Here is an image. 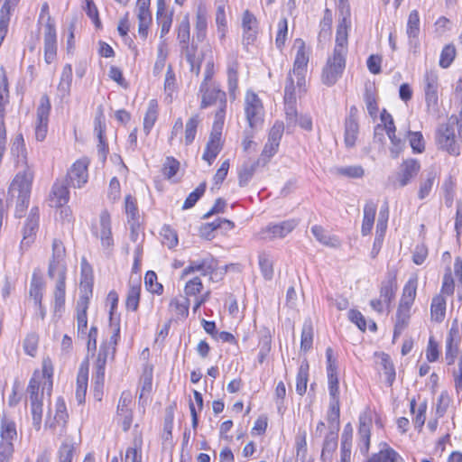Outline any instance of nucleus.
Listing matches in <instances>:
<instances>
[{"mask_svg":"<svg viewBox=\"0 0 462 462\" xmlns=\"http://www.w3.org/2000/svg\"><path fill=\"white\" fill-rule=\"evenodd\" d=\"M141 286L139 284L129 287L125 305L132 311H135L139 306Z\"/></svg>","mask_w":462,"mask_h":462,"instance_id":"nucleus-58","label":"nucleus"},{"mask_svg":"<svg viewBox=\"0 0 462 462\" xmlns=\"http://www.w3.org/2000/svg\"><path fill=\"white\" fill-rule=\"evenodd\" d=\"M375 356H377L378 363L383 370V373L387 377V381L391 385L395 379V369L390 356L385 353H376Z\"/></svg>","mask_w":462,"mask_h":462,"instance_id":"nucleus-52","label":"nucleus"},{"mask_svg":"<svg viewBox=\"0 0 462 462\" xmlns=\"http://www.w3.org/2000/svg\"><path fill=\"white\" fill-rule=\"evenodd\" d=\"M261 273L264 279L271 280L273 276V260L266 253H261L258 256Z\"/></svg>","mask_w":462,"mask_h":462,"instance_id":"nucleus-57","label":"nucleus"},{"mask_svg":"<svg viewBox=\"0 0 462 462\" xmlns=\"http://www.w3.org/2000/svg\"><path fill=\"white\" fill-rule=\"evenodd\" d=\"M346 57L332 53L327 59L321 72V81L328 87L334 86L342 77Z\"/></svg>","mask_w":462,"mask_h":462,"instance_id":"nucleus-8","label":"nucleus"},{"mask_svg":"<svg viewBox=\"0 0 462 462\" xmlns=\"http://www.w3.org/2000/svg\"><path fill=\"white\" fill-rule=\"evenodd\" d=\"M337 448V431H328L323 442V447L321 450V459L325 462H329L332 458V455L334 451Z\"/></svg>","mask_w":462,"mask_h":462,"instance_id":"nucleus-39","label":"nucleus"},{"mask_svg":"<svg viewBox=\"0 0 462 462\" xmlns=\"http://www.w3.org/2000/svg\"><path fill=\"white\" fill-rule=\"evenodd\" d=\"M340 406L339 401H329V407L327 413V420L328 423V431L339 430Z\"/></svg>","mask_w":462,"mask_h":462,"instance_id":"nucleus-45","label":"nucleus"},{"mask_svg":"<svg viewBox=\"0 0 462 462\" xmlns=\"http://www.w3.org/2000/svg\"><path fill=\"white\" fill-rule=\"evenodd\" d=\"M151 0H137L136 15L138 19V34L145 40L148 36L149 28L152 23V14L150 12Z\"/></svg>","mask_w":462,"mask_h":462,"instance_id":"nucleus-21","label":"nucleus"},{"mask_svg":"<svg viewBox=\"0 0 462 462\" xmlns=\"http://www.w3.org/2000/svg\"><path fill=\"white\" fill-rule=\"evenodd\" d=\"M51 256L49 260L48 276L50 278L67 276L66 249L61 240L55 238L51 245Z\"/></svg>","mask_w":462,"mask_h":462,"instance_id":"nucleus-7","label":"nucleus"},{"mask_svg":"<svg viewBox=\"0 0 462 462\" xmlns=\"http://www.w3.org/2000/svg\"><path fill=\"white\" fill-rule=\"evenodd\" d=\"M162 243L168 248L172 249L178 245V236L175 230L170 226H163L161 230Z\"/></svg>","mask_w":462,"mask_h":462,"instance_id":"nucleus-59","label":"nucleus"},{"mask_svg":"<svg viewBox=\"0 0 462 462\" xmlns=\"http://www.w3.org/2000/svg\"><path fill=\"white\" fill-rule=\"evenodd\" d=\"M167 58L168 50L166 48V45L164 43L159 44L157 58L152 69L154 76H159L162 72L166 64Z\"/></svg>","mask_w":462,"mask_h":462,"instance_id":"nucleus-61","label":"nucleus"},{"mask_svg":"<svg viewBox=\"0 0 462 462\" xmlns=\"http://www.w3.org/2000/svg\"><path fill=\"white\" fill-rule=\"evenodd\" d=\"M245 114L251 129L261 126L263 121V106L259 97L247 91L245 97Z\"/></svg>","mask_w":462,"mask_h":462,"instance_id":"nucleus-11","label":"nucleus"},{"mask_svg":"<svg viewBox=\"0 0 462 462\" xmlns=\"http://www.w3.org/2000/svg\"><path fill=\"white\" fill-rule=\"evenodd\" d=\"M74 444L65 440L58 450L59 462H72L74 457Z\"/></svg>","mask_w":462,"mask_h":462,"instance_id":"nucleus-64","label":"nucleus"},{"mask_svg":"<svg viewBox=\"0 0 462 462\" xmlns=\"http://www.w3.org/2000/svg\"><path fill=\"white\" fill-rule=\"evenodd\" d=\"M348 23L346 18H343L338 23L336 33V43L332 53L346 57L348 52Z\"/></svg>","mask_w":462,"mask_h":462,"instance_id":"nucleus-25","label":"nucleus"},{"mask_svg":"<svg viewBox=\"0 0 462 462\" xmlns=\"http://www.w3.org/2000/svg\"><path fill=\"white\" fill-rule=\"evenodd\" d=\"M294 47L297 49L293 68L291 70L296 78L299 91H305L306 73L310 61V51L306 47L303 40L296 39Z\"/></svg>","mask_w":462,"mask_h":462,"instance_id":"nucleus-6","label":"nucleus"},{"mask_svg":"<svg viewBox=\"0 0 462 462\" xmlns=\"http://www.w3.org/2000/svg\"><path fill=\"white\" fill-rule=\"evenodd\" d=\"M420 170V164L416 159L404 160L399 167L396 179L400 187H405L414 179Z\"/></svg>","mask_w":462,"mask_h":462,"instance_id":"nucleus-22","label":"nucleus"},{"mask_svg":"<svg viewBox=\"0 0 462 462\" xmlns=\"http://www.w3.org/2000/svg\"><path fill=\"white\" fill-rule=\"evenodd\" d=\"M313 344V325L310 319H306L302 326L300 337V350L308 352Z\"/></svg>","mask_w":462,"mask_h":462,"instance_id":"nucleus-48","label":"nucleus"},{"mask_svg":"<svg viewBox=\"0 0 462 462\" xmlns=\"http://www.w3.org/2000/svg\"><path fill=\"white\" fill-rule=\"evenodd\" d=\"M332 21V13L328 9H326L324 12L323 19L319 23V32L318 38L320 42H326L329 40L331 35Z\"/></svg>","mask_w":462,"mask_h":462,"instance_id":"nucleus-51","label":"nucleus"},{"mask_svg":"<svg viewBox=\"0 0 462 462\" xmlns=\"http://www.w3.org/2000/svg\"><path fill=\"white\" fill-rule=\"evenodd\" d=\"M69 414L65 401L62 397H59L55 402V414L52 419L47 418L45 427L49 428L53 434L60 437L66 434Z\"/></svg>","mask_w":462,"mask_h":462,"instance_id":"nucleus-14","label":"nucleus"},{"mask_svg":"<svg viewBox=\"0 0 462 462\" xmlns=\"http://www.w3.org/2000/svg\"><path fill=\"white\" fill-rule=\"evenodd\" d=\"M56 281L55 290H54V312H60L65 304V295H66V277H56L52 278Z\"/></svg>","mask_w":462,"mask_h":462,"instance_id":"nucleus-36","label":"nucleus"},{"mask_svg":"<svg viewBox=\"0 0 462 462\" xmlns=\"http://www.w3.org/2000/svg\"><path fill=\"white\" fill-rule=\"evenodd\" d=\"M0 442L14 443L17 439L16 423L4 414L0 420Z\"/></svg>","mask_w":462,"mask_h":462,"instance_id":"nucleus-29","label":"nucleus"},{"mask_svg":"<svg viewBox=\"0 0 462 462\" xmlns=\"http://www.w3.org/2000/svg\"><path fill=\"white\" fill-rule=\"evenodd\" d=\"M337 176L346 177L348 179H362L365 176V169L358 164L337 166L332 170Z\"/></svg>","mask_w":462,"mask_h":462,"instance_id":"nucleus-43","label":"nucleus"},{"mask_svg":"<svg viewBox=\"0 0 462 462\" xmlns=\"http://www.w3.org/2000/svg\"><path fill=\"white\" fill-rule=\"evenodd\" d=\"M311 233L319 243L326 246L337 248L340 245V240L336 236L329 235L321 226H313Z\"/></svg>","mask_w":462,"mask_h":462,"instance_id":"nucleus-37","label":"nucleus"},{"mask_svg":"<svg viewBox=\"0 0 462 462\" xmlns=\"http://www.w3.org/2000/svg\"><path fill=\"white\" fill-rule=\"evenodd\" d=\"M40 212L37 207L31 208L23 228L21 248L27 249L34 242L39 229Z\"/></svg>","mask_w":462,"mask_h":462,"instance_id":"nucleus-17","label":"nucleus"},{"mask_svg":"<svg viewBox=\"0 0 462 462\" xmlns=\"http://www.w3.org/2000/svg\"><path fill=\"white\" fill-rule=\"evenodd\" d=\"M242 45L248 51L249 46L254 45L259 34V22L256 16L245 10L241 17Z\"/></svg>","mask_w":462,"mask_h":462,"instance_id":"nucleus-13","label":"nucleus"},{"mask_svg":"<svg viewBox=\"0 0 462 462\" xmlns=\"http://www.w3.org/2000/svg\"><path fill=\"white\" fill-rule=\"evenodd\" d=\"M211 266L208 264L207 260H200V261H190L189 265L183 269L181 278H184L185 276L199 272L202 275H207L211 271Z\"/></svg>","mask_w":462,"mask_h":462,"instance_id":"nucleus-54","label":"nucleus"},{"mask_svg":"<svg viewBox=\"0 0 462 462\" xmlns=\"http://www.w3.org/2000/svg\"><path fill=\"white\" fill-rule=\"evenodd\" d=\"M299 225L297 219H288L280 223H270L255 234L258 240H274L282 239L291 233Z\"/></svg>","mask_w":462,"mask_h":462,"instance_id":"nucleus-10","label":"nucleus"},{"mask_svg":"<svg viewBox=\"0 0 462 462\" xmlns=\"http://www.w3.org/2000/svg\"><path fill=\"white\" fill-rule=\"evenodd\" d=\"M189 300L188 298H173L169 303V311L172 318L180 319H185L189 315Z\"/></svg>","mask_w":462,"mask_h":462,"instance_id":"nucleus-33","label":"nucleus"},{"mask_svg":"<svg viewBox=\"0 0 462 462\" xmlns=\"http://www.w3.org/2000/svg\"><path fill=\"white\" fill-rule=\"evenodd\" d=\"M296 88L299 89L296 78L290 71L284 87V110L288 128L297 123Z\"/></svg>","mask_w":462,"mask_h":462,"instance_id":"nucleus-9","label":"nucleus"},{"mask_svg":"<svg viewBox=\"0 0 462 462\" xmlns=\"http://www.w3.org/2000/svg\"><path fill=\"white\" fill-rule=\"evenodd\" d=\"M39 21L45 22L43 28L44 60L47 64H51L57 59V32L55 23L50 15L47 3L42 5Z\"/></svg>","mask_w":462,"mask_h":462,"instance_id":"nucleus-4","label":"nucleus"},{"mask_svg":"<svg viewBox=\"0 0 462 462\" xmlns=\"http://www.w3.org/2000/svg\"><path fill=\"white\" fill-rule=\"evenodd\" d=\"M221 149V134L218 133H211L202 155V159L208 162V164H211L220 152Z\"/></svg>","mask_w":462,"mask_h":462,"instance_id":"nucleus-30","label":"nucleus"},{"mask_svg":"<svg viewBox=\"0 0 462 462\" xmlns=\"http://www.w3.org/2000/svg\"><path fill=\"white\" fill-rule=\"evenodd\" d=\"M81 281H80V295L77 304L85 303L88 306L89 299L93 293V278L91 269L85 260L81 263Z\"/></svg>","mask_w":462,"mask_h":462,"instance_id":"nucleus-23","label":"nucleus"},{"mask_svg":"<svg viewBox=\"0 0 462 462\" xmlns=\"http://www.w3.org/2000/svg\"><path fill=\"white\" fill-rule=\"evenodd\" d=\"M395 133L396 129L388 130L386 132L391 141L390 153L391 156L394 159H396L402 153L406 146L405 139L397 136Z\"/></svg>","mask_w":462,"mask_h":462,"instance_id":"nucleus-53","label":"nucleus"},{"mask_svg":"<svg viewBox=\"0 0 462 462\" xmlns=\"http://www.w3.org/2000/svg\"><path fill=\"white\" fill-rule=\"evenodd\" d=\"M94 234L100 239L104 248L109 249L114 245L111 230V217L106 210H103L99 216V224L95 226Z\"/></svg>","mask_w":462,"mask_h":462,"instance_id":"nucleus-20","label":"nucleus"},{"mask_svg":"<svg viewBox=\"0 0 462 462\" xmlns=\"http://www.w3.org/2000/svg\"><path fill=\"white\" fill-rule=\"evenodd\" d=\"M358 132H359L358 122H355L352 120H346L344 143H345V145L346 148L350 149L356 145Z\"/></svg>","mask_w":462,"mask_h":462,"instance_id":"nucleus-46","label":"nucleus"},{"mask_svg":"<svg viewBox=\"0 0 462 462\" xmlns=\"http://www.w3.org/2000/svg\"><path fill=\"white\" fill-rule=\"evenodd\" d=\"M353 429L350 423L346 424L341 437L340 461L350 462Z\"/></svg>","mask_w":462,"mask_h":462,"instance_id":"nucleus-35","label":"nucleus"},{"mask_svg":"<svg viewBox=\"0 0 462 462\" xmlns=\"http://www.w3.org/2000/svg\"><path fill=\"white\" fill-rule=\"evenodd\" d=\"M459 139L462 140V120L457 118L451 117L436 130L435 142L438 148L452 156L460 154Z\"/></svg>","mask_w":462,"mask_h":462,"instance_id":"nucleus-3","label":"nucleus"},{"mask_svg":"<svg viewBox=\"0 0 462 462\" xmlns=\"http://www.w3.org/2000/svg\"><path fill=\"white\" fill-rule=\"evenodd\" d=\"M11 152L14 155L18 157V163L21 165H25V163H27L25 145L22 134L15 137L12 144Z\"/></svg>","mask_w":462,"mask_h":462,"instance_id":"nucleus-60","label":"nucleus"},{"mask_svg":"<svg viewBox=\"0 0 462 462\" xmlns=\"http://www.w3.org/2000/svg\"><path fill=\"white\" fill-rule=\"evenodd\" d=\"M372 419L366 414L359 416L358 448L363 455H366L370 448Z\"/></svg>","mask_w":462,"mask_h":462,"instance_id":"nucleus-24","label":"nucleus"},{"mask_svg":"<svg viewBox=\"0 0 462 462\" xmlns=\"http://www.w3.org/2000/svg\"><path fill=\"white\" fill-rule=\"evenodd\" d=\"M50 111L51 104L49 98L47 97H42L37 108L35 137L38 141H43L46 138Z\"/></svg>","mask_w":462,"mask_h":462,"instance_id":"nucleus-19","label":"nucleus"},{"mask_svg":"<svg viewBox=\"0 0 462 462\" xmlns=\"http://www.w3.org/2000/svg\"><path fill=\"white\" fill-rule=\"evenodd\" d=\"M397 285L394 278H389L382 282L380 288V298L383 300L384 303L391 304L394 299Z\"/></svg>","mask_w":462,"mask_h":462,"instance_id":"nucleus-50","label":"nucleus"},{"mask_svg":"<svg viewBox=\"0 0 462 462\" xmlns=\"http://www.w3.org/2000/svg\"><path fill=\"white\" fill-rule=\"evenodd\" d=\"M199 93L201 94V108L216 105L217 102L219 103V106L226 103V92L221 90L217 84L206 86V83H201L199 87Z\"/></svg>","mask_w":462,"mask_h":462,"instance_id":"nucleus-18","label":"nucleus"},{"mask_svg":"<svg viewBox=\"0 0 462 462\" xmlns=\"http://www.w3.org/2000/svg\"><path fill=\"white\" fill-rule=\"evenodd\" d=\"M53 368L50 359L42 363V373L35 372L30 379L26 389L30 402V411L32 420V426L36 430L42 428L43 413V394L46 392L50 396L52 391Z\"/></svg>","mask_w":462,"mask_h":462,"instance_id":"nucleus-1","label":"nucleus"},{"mask_svg":"<svg viewBox=\"0 0 462 462\" xmlns=\"http://www.w3.org/2000/svg\"><path fill=\"white\" fill-rule=\"evenodd\" d=\"M377 209V204L373 200H368L364 207V217L361 226V233L363 236L370 234L374 223L375 213Z\"/></svg>","mask_w":462,"mask_h":462,"instance_id":"nucleus-32","label":"nucleus"},{"mask_svg":"<svg viewBox=\"0 0 462 462\" xmlns=\"http://www.w3.org/2000/svg\"><path fill=\"white\" fill-rule=\"evenodd\" d=\"M208 14L204 7H199L196 14L194 36L198 42H202L207 38Z\"/></svg>","mask_w":462,"mask_h":462,"instance_id":"nucleus-34","label":"nucleus"},{"mask_svg":"<svg viewBox=\"0 0 462 462\" xmlns=\"http://www.w3.org/2000/svg\"><path fill=\"white\" fill-rule=\"evenodd\" d=\"M364 100L369 115L375 117L378 113L377 98L371 87L365 88Z\"/></svg>","mask_w":462,"mask_h":462,"instance_id":"nucleus-62","label":"nucleus"},{"mask_svg":"<svg viewBox=\"0 0 462 462\" xmlns=\"http://www.w3.org/2000/svg\"><path fill=\"white\" fill-rule=\"evenodd\" d=\"M417 285V279L411 278L403 287L402 295L397 310L394 337L396 336L397 329H402L410 318V310L416 297Z\"/></svg>","mask_w":462,"mask_h":462,"instance_id":"nucleus-5","label":"nucleus"},{"mask_svg":"<svg viewBox=\"0 0 462 462\" xmlns=\"http://www.w3.org/2000/svg\"><path fill=\"white\" fill-rule=\"evenodd\" d=\"M88 368H83L82 366L79 368V371L77 375L76 382V400L81 404L85 402L87 389H88Z\"/></svg>","mask_w":462,"mask_h":462,"instance_id":"nucleus-42","label":"nucleus"},{"mask_svg":"<svg viewBox=\"0 0 462 462\" xmlns=\"http://www.w3.org/2000/svg\"><path fill=\"white\" fill-rule=\"evenodd\" d=\"M238 68L236 58H232L227 63V89L231 100H236L238 91Z\"/></svg>","mask_w":462,"mask_h":462,"instance_id":"nucleus-26","label":"nucleus"},{"mask_svg":"<svg viewBox=\"0 0 462 462\" xmlns=\"http://www.w3.org/2000/svg\"><path fill=\"white\" fill-rule=\"evenodd\" d=\"M33 180V171L27 163L21 165V170L17 172L14 178L9 191L14 196L24 195L30 196L32 189V183Z\"/></svg>","mask_w":462,"mask_h":462,"instance_id":"nucleus-15","label":"nucleus"},{"mask_svg":"<svg viewBox=\"0 0 462 462\" xmlns=\"http://www.w3.org/2000/svg\"><path fill=\"white\" fill-rule=\"evenodd\" d=\"M446 299L442 295L432 298L430 305V318L432 321L440 323L446 316Z\"/></svg>","mask_w":462,"mask_h":462,"instance_id":"nucleus-38","label":"nucleus"},{"mask_svg":"<svg viewBox=\"0 0 462 462\" xmlns=\"http://www.w3.org/2000/svg\"><path fill=\"white\" fill-rule=\"evenodd\" d=\"M144 285L146 289L155 294H162L163 286L157 282V274L153 271H148L144 276Z\"/></svg>","mask_w":462,"mask_h":462,"instance_id":"nucleus-63","label":"nucleus"},{"mask_svg":"<svg viewBox=\"0 0 462 462\" xmlns=\"http://www.w3.org/2000/svg\"><path fill=\"white\" fill-rule=\"evenodd\" d=\"M72 83V66L70 64H65L61 74L60 82L57 87L58 96L60 98H64L69 96Z\"/></svg>","mask_w":462,"mask_h":462,"instance_id":"nucleus-31","label":"nucleus"},{"mask_svg":"<svg viewBox=\"0 0 462 462\" xmlns=\"http://www.w3.org/2000/svg\"><path fill=\"white\" fill-rule=\"evenodd\" d=\"M110 328L111 335L108 339L102 341L94 361L93 375H96V388L104 384L106 363L115 358L116 346L120 338L119 323L111 321Z\"/></svg>","mask_w":462,"mask_h":462,"instance_id":"nucleus-2","label":"nucleus"},{"mask_svg":"<svg viewBox=\"0 0 462 462\" xmlns=\"http://www.w3.org/2000/svg\"><path fill=\"white\" fill-rule=\"evenodd\" d=\"M158 118V103L155 99H151L148 103L147 110L143 118V132L148 135L152 129Z\"/></svg>","mask_w":462,"mask_h":462,"instance_id":"nucleus-44","label":"nucleus"},{"mask_svg":"<svg viewBox=\"0 0 462 462\" xmlns=\"http://www.w3.org/2000/svg\"><path fill=\"white\" fill-rule=\"evenodd\" d=\"M90 160L88 157H82L77 160L68 170L66 182L75 189L83 188L88 180V167Z\"/></svg>","mask_w":462,"mask_h":462,"instance_id":"nucleus-12","label":"nucleus"},{"mask_svg":"<svg viewBox=\"0 0 462 462\" xmlns=\"http://www.w3.org/2000/svg\"><path fill=\"white\" fill-rule=\"evenodd\" d=\"M309 378V365L302 363L298 370L296 377V392L300 395H303L307 390V383Z\"/></svg>","mask_w":462,"mask_h":462,"instance_id":"nucleus-55","label":"nucleus"},{"mask_svg":"<svg viewBox=\"0 0 462 462\" xmlns=\"http://www.w3.org/2000/svg\"><path fill=\"white\" fill-rule=\"evenodd\" d=\"M182 52L187 62L189 64L190 72L194 73L196 76H199L200 72L201 60L196 55L197 48L191 45L182 49Z\"/></svg>","mask_w":462,"mask_h":462,"instance_id":"nucleus-49","label":"nucleus"},{"mask_svg":"<svg viewBox=\"0 0 462 462\" xmlns=\"http://www.w3.org/2000/svg\"><path fill=\"white\" fill-rule=\"evenodd\" d=\"M366 462H403V459L386 442H381L379 451L374 453Z\"/></svg>","mask_w":462,"mask_h":462,"instance_id":"nucleus-27","label":"nucleus"},{"mask_svg":"<svg viewBox=\"0 0 462 462\" xmlns=\"http://www.w3.org/2000/svg\"><path fill=\"white\" fill-rule=\"evenodd\" d=\"M406 32L410 39V44L416 47L418 44L417 38L420 33V16L417 10H412L409 14Z\"/></svg>","mask_w":462,"mask_h":462,"instance_id":"nucleus-40","label":"nucleus"},{"mask_svg":"<svg viewBox=\"0 0 462 462\" xmlns=\"http://www.w3.org/2000/svg\"><path fill=\"white\" fill-rule=\"evenodd\" d=\"M105 128H106L105 116H104L102 110H100L95 118L94 132L97 134V136L99 140V144H98L99 152H102L104 157L106 158L108 148H107V144L106 143L105 137H104Z\"/></svg>","mask_w":462,"mask_h":462,"instance_id":"nucleus-41","label":"nucleus"},{"mask_svg":"<svg viewBox=\"0 0 462 462\" xmlns=\"http://www.w3.org/2000/svg\"><path fill=\"white\" fill-rule=\"evenodd\" d=\"M457 333V329L451 328L446 339L445 359L448 365H453L455 363L458 352V342L454 339V335Z\"/></svg>","mask_w":462,"mask_h":462,"instance_id":"nucleus-47","label":"nucleus"},{"mask_svg":"<svg viewBox=\"0 0 462 462\" xmlns=\"http://www.w3.org/2000/svg\"><path fill=\"white\" fill-rule=\"evenodd\" d=\"M423 90L428 108L437 110L439 105V77L436 71L428 70L425 72Z\"/></svg>","mask_w":462,"mask_h":462,"instance_id":"nucleus-16","label":"nucleus"},{"mask_svg":"<svg viewBox=\"0 0 462 462\" xmlns=\"http://www.w3.org/2000/svg\"><path fill=\"white\" fill-rule=\"evenodd\" d=\"M69 184L66 180H57L51 189V202L57 208H61L69 200Z\"/></svg>","mask_w":462,"mask_h":462,"instance_id":"nucleus-28","label":"nucleus"},{"mask_svg":"<svg viewBox=\"0 0 462 462\" xmlns=\"http://www.w3.org/2000/svg\"><path fill=\"white\" fill-rule=\"evenodd\" d=\"M411 411L412 413H415V417L413 418V423L415 428L421 429L425 423L426 419V411H427V402H423L420 403L417 411L415 412L416 401L412 399L410 402Z\"/></svg>","mask_w":462,"mask_h":462,"instance_id":"nucleus-56","label":"nucleus"}]
</instances>
